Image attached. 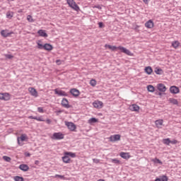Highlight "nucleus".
Returning <instances> with one entry per match:
<instances>
[{
	"label": "nucleus",
	"mask_w": 181,
	"mask_h": 181,
	"mask_svg": "<svg viewBox=\"0 0 181 181\" xmlns=\"http://www.w3.org/2000/svg\"><path fill=\"white\" fill-rule=\"evenodd\" d=\"M66 2L70 8H72V9L76 11V12H78V11H80V7H78V5H77L74 0H66Z\"/></svg>",
	"instance_id": "obj_1"
},
{
	"label": "nucleus",
	"mask_w": 181,
	"mask_h": 181,
	"mask_svg": "<svg viewBox=\"0 0 181 181\" xmlns=\"http://www.w3.org/2000/svg\"><path fill=\"white\" fill-rule=\"evenodd\" d=\"M28 139H29V138L28 137V136L26 134H21V136L20 137L17 138L18 144L20 146H22L23 144L22 143H21V142H25V141H28Z\"/></svg>",
	"instance_id": "obj_2"
},
{
	"label": "nucleus",
	"mask_w": 181,
	"mask_h": 181,
	"mask_svg": "<svg viewBox=\"0 0 181 181\" xmlns=\"http://www.w3.org/2000/svg\"><path fill=\"white\" fill-rule=\"evenodd\" d=\"M52 139H55L57 141H60V139H64V134H63L62 132H56L54 133Z\"/></svg>",
	"instance_id": "obj_3"
},
{
	"label": "nucleus",
	"mask_w": 181,
	"mask_h": 181,
	"mask_svg": "<svg viewBox=\"0 0 181 181\" xmlns=\"http://www.w3.org/2000/svg\"><path fill=\"white\" fill-rule=\"evenodd\" d=\"M117 49L122 52V53H124L125 54H127V56H134V54L129 51V49H127V48L119 46L117 47Z\"/></svg>",
	"instance_id": "obj_4"
},
{
	"label": "nucleus",
	"mask_w": 181,
	"mask_h": 181,
	"mask_svg": "<svg viewBox=\"0 0 181 181\" xmlns=\"http://www.w3.org/2000/svg\"><path fill=\"white\" fill-rule=\"evenodd\" d=\"M65 125H66L67 128L69 129L72 132L76 131V129L77 128L76 124H74V123H73L71 122H65Z\"/></svg>",
	"instance_id": "obj_5"
},
{
	"label": "nucleus",
	"mask_w": 181,
	"mask_h": 181,
	"mask_svg": "<svg viewBox=\"0 0 181 181\" xmlns=\"http://www.w3.org/2000/svg\"><path fill=\"white\" fill-rule=\"evenodd\" d=\"M110 142H117V141H121V135L119 134H115L112 135L109 138Z\"/></svg>",
	"instance_id": "obj_6"
},
{
	"label": "nucleus",
	"mask_w": 181,
	"mask_h": 181,
	"mask_svg": "<svg viewBox=\"0 0 181 181\" xmlns=\"http://www.w3.org/2000/svg\"><path fill=\"white\" fill-rule=\"evenodd\" d=\"M156 88H157V90H158V91H160V93H165L166 90H168V88L163 83L157 84Z\"/></svg>",
	"instance_id": "obj_7"
},
{
	"label": "nucleus",
	"mask_w": 181,
	"mask_h": 181,
	"mask_svg": "<svg viewBox=\"0 0 181 181\" xmlns=\"http://www.w3.org/2000/svg\"><path fill=\"white\" fill-rule=\"evenodd\" d=\"M170 93H171V94H179V93H180V89L176 86H173L170 88Z\"/></svg>",
	"instance_id": "obj_8"
},
{
	"label": "nucleus",
	"mask_w": 181,
	"mask_h": 181,
	"mask_svg": "<svg viewBox=\"0 0 181 181\" xmlns=\"http://www.w3.org/2000/svg\"><path fill=\"white\" fill-rule=\"evenodd\" d=\"M54 93L59 97H67V93L64 90H59L57 88L54 89Z\"/></svg>",
	"instance_id": "obj_9"
},
{
	"label": "nucleus",
	"mask_w": 181,
	"mask_h": 181,
	"mask_svg": "<svg viewBox=\"0 0 181 181\" xmlns=\"http://www.w3.org/2000/svg\"><path fill=\"white\" fill-rule=\"evenodd\" d=\"M61 104L64 108H71V105L69 104V100L65 98L62 99Z\"/></svg>",
	"instance_id": "obj_10"
},
{
	"label": "nucleus",
	"mask_w": 181,
	"mask_h": 181,
	"mask_svg": "<svg viewBox=\"0 0 181 181\" xmlns=\"http://www.w3.org/2000/svg\"><path fill=\"white\" fill-rule=\"evenodd\" d=\"M29 119H36V121H40V122H45V119H43V116L36 117V116H29Z\"/></svg>",
	"instance_id": "obj_11"
},
{
	"label": "nucleus",
	"mask_w": 181,
	"mask_h": 181,
	"mask_svg": "<svg viewBox=\"0 0 181 181\" xmlns=\"http://www.w3.org/2000/svg\"><path fill=\"white\" fill-rule=\"evenodd\" d=\"M70 93L74 97H78L80 95V90L76 88L71 89Z\"/></svg>",
	"instance_id": "obj_12"
},
{
	"label": "nucleus",
	"mask_w": 181,
	"mask_h": 181,
	"mask_svg": "<svg viewBox=\"0 0 181 181\" xmlns=\"http://www.w3.org/2000/svg\"><path fill=\"white\" fill-rule=\"evenodd\" d=\"M62 161L64 163H71L73 162L70 157H69L67 155H65V153H64V156L62 157Z\"/></svg>",
	"instance_id": "obj_13"
},
{
	"label": "nucleus",
	"mask_w": 181,
	"mask_h": 181,
	"mask_svg": "<svg viewBox=\"0 0 181 181\" xmlns=\"http://www.w3.org/2000/svg\"><path fill=\"white\" fill-rule=\"evenodd\" d=\"M154 25L155 24L153 23V21L152 20H148L147 22L145 23V26L148 29H152V28H153Z\"/></svg>",
	"instance_id": "obj_14"
},
{
	"label": "nucleus",
	"mask_w": 181,
	"mask_h": 181,
	"mask_svg": "<svg viewBox=\"0 0 181 181\" xmlns=\"http://www.w3.org/2000/svg\"><path fill=\"white\" fill-rule=\"evenodd\" d=\"M93 105L94 108H101L103 105V103L101 101H95L93 102Z\"/></svg>",
	"instance_id": "obj_15"
},
{
	"label": "nucleus",
	"mask_w": 181,
	"mask_h": 181,
	"mask_svg": "<svg viewBox=\"0 0 181 181\" xmlns=\"http://www.w3.org/2000/svg\"><path fill=\"white\" fill-rule=\"evenodd\" d=\"M19 169L23 170V172H28V170H29V165L26 164H21L19 165Z\"/></svg>",
	"instance_id": "obj_16"
},
{
	"label": "nucleus",
	"mask_w": 181,
	"mask_h": 181,
	"mask_svg": "<svg viewBox=\"0 0 181 181\" xmlns=\"http://www.w3.org/2000/svg\"><path fill=\"white\" fill-rule=\"evenodd\" d=\"M44 50H47V52H50L53 50V45L46 43L44 45Z\"/></svg>",
	"instance_id": "obj_17"
},
{
	"label": "nucleus",
	"mask_w": 181,
	"mask_h": 181,
	"mask_svg": "<svg viewBox=\"0 0 181 181\" xmlns=\"http://www.w3.org/2000/svg\"><path fill=\"white\" fill-rule=\"evenodd\" d=\"M29 91L33 97H37V90L35 88H29Z\"/></svg>",
	"instance_id": "obj_18"
},
{
	"label": "nucleus",
	"mask_w": 181,
	"mask_h": 181,
	"mask_svg": "<svg viewBox=\"0 0 181 181\" xmlns=\"http://www.w3.org/2000/svg\"><path fill=\"white\" fill-rule=\"evenodd\" d=\"M37 34L42 37H47V33H46V31L44 30H39Z\"/></svg>",
	"instance_id": "obj_19"
},
{
	"label": "nucleus",
	"mask_w": 181,
	"mask_h": 181,
	"mask_svg": "<svg viewBox=\"0 0 181 181\" xmlns=\"http://www.w3.org/2000/svg\"><path fill=\"white\" fill-rule=\"evenodd\" d=\"M1 35L3 37H8L11 35V33L8 31V30H2L1 31Z\"/></svg>",
	"instance_id": "obj_20"
},
{
	"label": "nucleus",
	"mask_w": 181,
	"mask_h": 181,
	"mask_svg": "<svg viewBox=\"0 0 181 181\" xmlns=\"http://www.w3.org/2000/svg\"><path fill=\"white\" fill-rule=\"evenodd\" d=\"M155 124L157 128H162V126L163 125V119L156 120Z\"/></svg>",
	"instance_id": "obj_21"
},
{
	"label": "nucleus",
	"mask_w": 181,
	"mask_h": 181,
	"mask_svg": "<svg viewBox=\"0 0 181 181\" xmlns=\"http://www.w3.org/2000/svg\"><path fill=\"white\" fill-rule=\"evenodd\" d=\"M119 155L123 159H129V158H131V156H129V153L121 152Z\"/></svg>",
	"instance_id": "obj_22"
},
{
	"label": "nucleus",
	"mask_w": 181,
	"mask_h": 181,
	"mask_svg": "<svg viewBox=\"0 0 181 181\" xmlns=\"http://www.w3.org/2000/svg\"><path fill=\"white\" fill-rule=\"evenodd\" d=\"M3 100L4 101H9V100H11V96L9 95V93H3Z\"/></svg>",
	"instance_id": "obj_23"
},
{
	"label": "nucleus",
	"mask_w": 181,
	"mask_h": 181,
	"mask_svg": "<svg viewBox=\"0 0 181 181\" xmlns=\"http://www.w3.org/2000/svg\"><path fill=\"white\" fill-rule=\"evenodd\" d=\"M168 176L166 175L160 176L159 178H156L155 180V181H168Z\"/></svg>",
	"instance_id": "obj_24"
},
{
	"label": "nucleus",
	"mask_w": 181,
	"mask_h": 181,
	"mask_svg": "<svg viewBox=\"0 0 181 181\" xmlns=\"http://www.w3.org/2000/svg\"><path fill=\"white\" fill-rule=\"evenodd\" d=\"M145 73H146V74H152V71H153V70L152 69V67L151 66H146L144 69Z\"/></svg>",
	"instance_id": "obj_25"
},
{
	"label": "nucleus",
	"mask_w": 181,
	"mask_h": 181,
	"mask_svg": "<svg viewBox=\"0 0 181 181\" xmlns=\"http://www.w3.org/2000/svg\"><path fill=\"white\" fill-rule=\"evenodd\" d=\"M130 110H132V111H139V106L136 104H134L130 106Z\"/></svg>",
	"instance_id": "obj_26"
},
{
	"label": "nucleus",
	"mask_w": 181,
	"mask_h": 181,
	"mask_svg": "<svg viewBox=\"0 0 181 181\" xmlns=\"http://www.w3.org/2000/svg\"><path fill=\"white\" fill-rule=\"evenodd\" d=\"M6 16L7 19H12L13 18V12L8 11L6 12Z\"/></svg>",
	"instance_id": "obj_27"
},
{
	"label": "nucleus",
	"mask_w": 181,
	"mask_h": 181,
	"mask_svg": "<svg viewBox=\"0 0 181 181\" xmlns=\"http://www.w3.org/2000/svg\"><path fill=\"white\" fill-rule=\"evenodd\" d=\"M37 48L40 49V50H42V49H45V45L42 44V40H38L37 42Z\"/></svg>",
	"instance_id": "obj_28"
},
{
	"label": "nucleus",
	"mask_w": 181,
	"mask_h": 181,
	"mask_svg": "<svg viewBox=\"0 0 181 181\" xmlns=\"http://www.w3.org/2000/svg\"><path fill=\"white\" fill-rule=\"evenodd\" d=\"M169 102L171 103V104H173L174 105H178V104H179L177 99H175L173 98L169 99Z\"/></svg>",
	"instance_id": "obj_29"
},
{
	"label": "nucleus",
	"mask_w": 181,
	"mask_h": 181,
	"mask_svg": "<svg viewBox=\"0 0 181 181\" xmlns=\"http://www.w3.org/2000/svg\"><path fill=\"white\" fill-rule=\"evenodd\" d=\"M151 162H153V163H158V165H163V163L159 160L158 158H155L151 160Z\"/></svg>",
	"instance_id": "obj_30"
},
{
	"label": "nucleus",
	"mask_w": 181,
	"mask_h": 181,
	"mask_svg": "<svg viewBox=\"0 0 181 181\" xmlns=\"http://www.w3.org/2000/svg\"><path fill=\"white\" fill-rule=\"evenodd\" d=\"M147 90L149 93H154L155 87L152 85L147 86Z\"/></svg>",
	"instance_id": "obj_31"
},
{
	"label": "nucleus",
	"mask_w": 181,
	"mask_h": 181,
	"mask_svg": "<svg viewBox=\"0 0 181 181\" xmlns=\"http://www.w3.org/2000/svg\"><path fill=\"white\" fill-rule=\"evenodd\" d=\"M64 153H65V155L70 156L71 158H76V153L66 151Z\"/></svg>",
	"instance_id": "obj_32"
},
{
	"label": "nucleus",
	"mask_w": 181,
	"mask_h": 181,
	"mask_svg": "<svg viewBox=\"0 0 181 181\" xmlns=\"http://www.w3.org/2000/svg\"><path fill=\"white\" fill-rule=\"evenodd\" d=\"M179 45H180L179 41H174L172 42V46L174 49H177V47H179Z\"/></svg>",
	"instance_id": "obj_33"
},
{
	"label": "nucleus",
	"mask_w": 181,
	"mask_h": 181,
	"mask_svg": "<svg viewBox=\"0 0 181 181\" xmlns=\"http://www.w3.org/2000/svg\"><path fill=\"white\" fill-rule=\"evenodd\" d=\"M89 124H95V122H98V119L95 117H92L88 119Z\"/></svg>",
	"instance_id": "obj_34"
},
{
	"label": "nucleus",
	"mask_w": 181,
	"mask_h": 181,
	"mask_svg": "<svg viewBox=\"0 0 181 181\" xmlns=\"http://www.w3.org/2000/svg\"><path fill=\"white\" fill-rule=\"evenodd\" d=\"M154 71L156 74H158V75L163 74V71L160 68H156Z\"/></svg>",
	"instance_id": "obj_35"
},
{
	"label": "nucleus",
	"mask_w": 181,
	"mask_h": 181,
	"mask_svg": "<svg viewBox=\"0 0 181 181\" xmlns=\"http://www.w3.org/2000/svg\"><path fill=\"white\" fill-rule=\"evenodd\" d=\"M163 143L165 145H170V139L168 138V139H163Z\"/></svg>",
	"instance_id": "obj_36"
},
{
	"label": "nucleus",
	"mask_w": 181,
	"mask_h": 181,
	"mask_svg": "<svg viewBox=\"0 0 181 181\" xmlns=\"http://www.w3.org/2000/svg\"><path fill=\"white\" fill-rule=\"evenodd\" d=\"M111 162H112V163H115V165H119V163H121V161L117 159V158H112V159H111Z\"/></svg>",
	"instance_id": "obj_37"
},
{
	"label": "nucleus",
	"mask_w": 181,
	"mask_h": 181,
	"mask_svg": "<svg viewBox=\"0 0 181 181\" xmlns=\"http://www.w3.org/2000/svg\"><path fill=\"white\" fill-rule=\"evenodd\" d=\"M90 86H92V87H95V86H97V81H95V79H91L90 81Z\"/></svg>",
	"instance_id": "obj_38"
},
{
	"label": "nucleus",
	"mask_w": 181,
	"mask_h": 181,
	"mask_svg": "<svg viewBox=\"0 0 181 181\" xmlns=\"http://www.w3.org/2000/svg\"><path fill=\"white\" fill-rule=\"evenodd\" d=\"M107 47H108V49H110V50H116V49H118V47H117L116 46H112V45H105Z\"/></svg>",
	"instance_id": "obj_39"
},
{
	"label": "nucleus",
	"mask_w": 181,
	"mask_h": 181,
	"mask_svg": "<svg viewBox=\"0 0 181 181\" xmlns=\"http://www.w3.org/2000/svg\"><path fill=\"white\" fill-rule=\"evenodd\" d=\"M14 180L15 181H23L24 180V179H23V177H20V176H15L14 177Z\"/></svg>",
	"instance_id": "obj_40"
},
{
	"label": "nucleus",
	"mask_w": 181,
	"mask_h": 181,
	"mask_svg": "<svg viewBox=\"0 0 181 181\" xmlns=\"http://www.w3.org/2000/svg\"><path fill=\"white\" fill-rule=\"evenodd\" d=\"M27 21H28V22H31V23L35 22V20H33V18L30 15H28L27 16Z\"/></svg>",
	"instance_id": "obj_41"
},
{
	"label": "nucleus",
	"mask_w": 181,
	"mask_h": 181,
	"mask_svg": "<svg viewBox=\"0 0 181 181\" xmlns=\"http://www.w3.org/2000/svg\"><path fill=\"white\" fill-rule=\"evenodd\" d=\"M5 57H6V59H8L9 60H11V59H13V56L12 54H5Z\"/></svg>",
	"instance_id": "obj_42"
},
{
	"label": "nucleus",
	"mask_w": 181,
	"mask_h": 181,
	"mask_svg": "<svg viewBox=\"0 0 181 181\" xmlns=\"http://www.w3.org/2000/svg\"><path fill=\"white\" fill-rule=\"evenodd\" d=\"M54 177H59V179H63V180H66V177H64V175H58V174L55 175Z\"/></svg>",
	"instance_id": "obj_43"
},
{
	"label": "nucleus",
	"mask_w": 181,
	"mask_h": 181,
	"mask_svg": "<svg viewBox=\"0 0 181 181\" xmlns=\"http://www.w3.org/2000/svg\"><path fill=\"white\" fill-rule=\"evenodd\" d=\"M3 159H4V160H6V162H11V158L8 157L6 156H3Z\"/></svg>",
	"instance_id": "obj_44"
},
{
	"label": "nucleus",
	"mask_w": 181,
	"mask_h": 181,
	"mask_svg": "<svg viewBox=\"0 0 181 181\" xmlns=\"http://www.w3.org/2000/svg\"><path fill=\"white\" fill-rule=\"evenodd\" d=\"M37 111H38L39 112H40V113H43V112H44V111H43V107H37Z\"/></svg>",
	"instance_id": "obj_45"
},
{
	"label": "nucleus",
	"mask_w": 181,
	"mask_h": 181,
	"mask_svg": "<svg viewBox=\"0 0 181 181\" xmlns=\"http://www.w3.org/2000/svg\"><path fill=\"white\" fill-rule=\"evenodd\" d=\"M98 26H99V28H104V23L103 22H99Z\"/></svg>",
	"instance_id": "obj_46"
},
{
	"label": "nucleus",
	"mask_w": 181,
	"mask_h": 181,
	"mask_svg": "<svg viewBox=\"0 0 181 181\" xmlns=\"http://www.w3.org/2000/svg\"><path fill=\"white\" fill-rule=\"evenodd\" d=\"M56 63L58 66H60V64H62V61L60 59H57Z\"/></svg>",
	"instance_id": "obj_47"
},
{
	"label": "nucleus",
	"mask_w": 181,
	"mask_h": 181,
	"mask_svg": "<svg viewBox=\"0 0 181 181\" xmlns=\"http://www.w3.org/2000/svg\"><path fill=\"white\" fill-rule=\"evenodd\" d=\"M93 161L95 163H100V160L97 159V158H93Z\"/></svg>",
	"instance_id": "obj_48"
},
{
	"label": "nucleus",
	"mask_w": 181,
	"mask_h": 181,
	"mask_svg": "<svg viewBox=\"0 0 181 181\" xmlns=\"http://www.w3.org/2000/svg\"><path fill=\"white\" fill-rule=\"evenodd\" d=\"M24 155H25V156H26V158H29V157H30V153H28V152H25V153H24Z\"/></svg>",
	"instance_id": "obj_49"
},
{
	"label": "nucleus",
	"mask_w": 181,
	"mask_h": 181,
	"mask_svg": "<svg viewBox=\"0 0 181 181\" xmlns=\"http://www.w3.org/2000/svg\"><path fill=\"white\" fill-rule=\"evenodd\" d=\"M170 144H173V145H175V144H177V140L170 141Z\"/></svg>",
	"instance_id": "obj_50"
},
{
	"label": "nucleus",
	"mask_w": 181,
	"mask_h": 181,
	"mask_svg": "<svg viewBox=\"0 0 181 181\" xmlns=\"http://www.w3.org/2000/svg\"><path fill=\"white\" fill-rule=\"evenodd\" d=\"M94 8H96L97 9H102L101 6L100 5H96L94 6Z\"/></svg>",
	"instance_id": "obj_51"
},
{
	"label": "nucleus",
	"mask_w": 181,
	"mask_h": 181,
	"mask_svg": "<svg viewBox=\"0 0 181 181\" xmlns=\"http://www.w3.org/2000/svg\"><path fill=\"white\" fill-rule=\"evenodd\" d=\"M46 122L47 124H52V120L50 119H47Z\"/></svg>",
	"instance_id": "obj_52"
},
{
	"label": "nucleus",
	"mask_w": 181,
	"mask_h": 181,
	"mask_svg": "<svg viewBox=\"0 0 181 181\" xmlns=\"http://www.w3.org/2000/svg\"><path fill=\"white\" fill-rule=\"evenodd\" d=\"M143 2H144V4H146V5H148V4H149V0H143Z\"/></svg>",
	"instance_id": "obj_53"
},
{
	"label": "nucleus",
	"mask_w": 181,
	"mask_h": 181,
	"mask_svg": "<svg viewBox=\"0 0 181 181\" xmlns=\"http://www.w3.org/2000/svg\"><path fill=\"white\" fill-rule=\"evenodd\" d=\"M0 100H4V93H0Z\"/></svg>",
	"instance_id": "obj_54"
},
{
	"label": "nucleus",
	"mask_w": 181,
	"mask_h": 181,
	"mask_svg": "<svg viewBox=\"0 0 181 181\" xmlns=\"http://www.w3.org/2000/svg\"><path fill=\"white\" fill-rule=\"evenodd\" d=\"M154 93H155L156 95H158V94H159V91L156 90H155Z\"/></svg>",
	"instance_id": "obj_55"
},
{
	"label": "nucleus",
	"mask_w": 181,
	"mask_h": 181,
	"mask_svg": "<svg viewBox=\"0 0 181 181\" xmlns=\"http://www.w3.org/2000/svg\"><path fill=\"white\" fill-rule=\"evenodd\" d=\"M39 163H40L39 160H35V165H39Z\"/></svg>",
	"instance_id": "obj_56"
},
{
	"label": "nucleus",
	"mask_w": 181,
	"mask_h": 181,
	"mask_svg": "<svg viewBox=\"0 0 181 181\" xmlns=\"http://www.w3.org/2000/svg\"><path fill=\"white\" fill-rule=\"evenodd\" d=\"M57 114H61V112H63V110H58L57 111Z\"/></svg>",
	"instance_id": "obj_57"
},
{
	"label": "nucleus",
	"mask_w": 181,
	"mask_h": 181,
	"mask_svg": "<svg viewBox=\"0 0 181 181\" xmlns=\"http://www.w3.org/2000/svg\"><path fill=\"white\" fill-rule=\"evenodd\" d=\"M158 95H162V92H158Z\"/></svg>",
	"instance_id": "obj_58"
},
{
	"label": "nucleus",
	"mask_w": 181,
	"mask_h": 181,
	"mask_svg": "<svg viewBox=\"0 0 181 181\" xmlns=\"http://www.w3.org/2000/svg\"><path fill=\"white\" fill-rule=\"evenodd\" d=\"M98 181H105V180H103V179H100V180H98Z\"/></svg>",
	"instance_id": "obj_59"
},
{
	"label": "nucleus",
	"mask_w": 181,
	"mask_h": 181,
	"mask_svg": "<svg viewBox=\"0 0 181 181\" xmlns=\"http://www.w3.org/2000/svg\"><path fill=\"white\" fill-rule=\"evenodd\" d=\"M7 1H15V0H7Z\"/></svg>",
	"instance_id": "obj_60"
}]
</instances>
